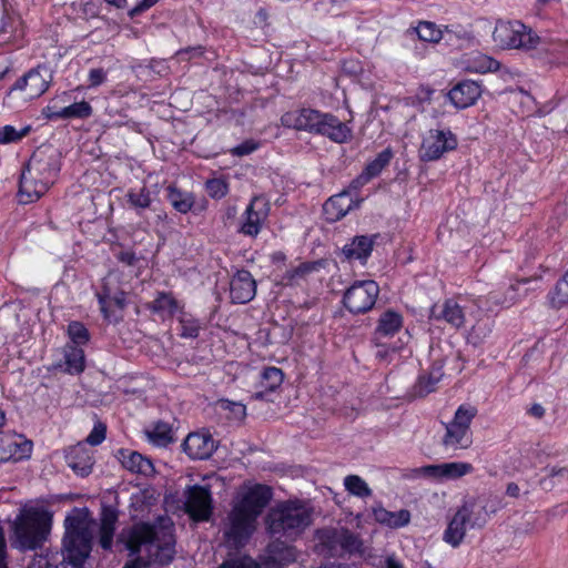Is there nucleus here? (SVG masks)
Masks as SVG:
<instances>
[{
  "label": "nucleus",
  "instance_id": "6e6552de",
  "mask_svg": "<svg viewBox=\"0 0 568 568\" xmlns=\"http://www.w3.org/2000/svg\"><path fill=\"white\" fill-rule=\"evenodd\" d=\"M456 146L457 138L450 130L430 129L423 136L419 159L424 162L436 161Z\"/></svg>",
  "mask_w": 568,
  "mask_h": 568
},
{
  "label": "nucleus",
  "instance_id": "052dcab7",
  "mask_svg": "<svg viewBox=\"0 0 568 568\" xmlns=\"http://www.w3.org/2000/svg\"><path fill=\"white\" fill-rule=\"evenodd\" d=\"M258 144L255 143L252 140L244 141L243 143L239 144L237 146L232 149V154L236 156H244L257 149Z\"/></svg>",
  "mask_w": 568,
  "mask_h": 568
},
{
  "label": "nucleus",
  "instance_id": "dca6fc26",
  "mask_svg": "<svg viewBox=\"0 0 568 568\" xmlns=\"http://www.w3.org/2000/svg\"><path fill=\"white\" fill-rule=\"evenodd\" d=\"M216 448L210 434L192 433L183 442L184 452L193 459H207Z\"/></svg>",
  "mask_w": 568,
  "mask_h": 568
},
{
  "label": "nucleus",
  "instance_id": "603ef678",
  "mask_svg": "<svg viewBox=\"0 0 568 568\" xmlns=\"http://www.w3.org/2000/svg\"><path fill=\"white\" fill-rule=\"evenodd\" d=\"M490 333V328L487 323L478 322L475 324L468 333V342L478 345L480 344Z\"/></svg>",
  "mask_w": 568,
  "mask_h": 568
},
{
  "label": "nucleus",
  "instance_id": "0e129e2a",
  "mask_svg": "<svg viewBox=\"0 0 568 568\" xmlns=\"http://www.w3.org/2000/svg\"><path fill=\"white\" fill-rule=\"evenodd\" d=\"M0 568H8L7 566V545L4 539L3 528L0 526Z\"/></svg>",
  "mask_w": 568,
  "mask_h": 568
},
{
  "label": "nucleus",
  "instance_id": "20e7f679",
  "mask_svg": "<svg viewBox=\"0 0 568 568\" xmlns=\"http://www.w3.org/2000/svg\"><path fill=\"white\" fill-rule=\"evenodd\" d=\"M312 523V509L303 501L287 500L273 506L266 517L267 532L276 539H294Z\"/></svg>",
  "mask_w": 568,
  "mask_h": 568
},
{
  "label": "nucleus",
  "instance_id": "2eb2a0df",
  "mask_svg": "<svg viewBox=\"0 0 568 568\" xmlns=\"http://www.w3.org/2000/svg\"><path fill=\"white\" fill-rule=\"evenodd\" d=\"M256 282L248 271L241 270L233 275L230 283V297L233 303L245 304L254 298Z\"/></svg>",
  "mask_w": 568,
  "mask_h": 568
},
{
  "label": "nucleus",
  "instance_id": "f8f14e48",
  "mask_svg": "<svg viewBox=\"0 0 568 568\" xmlns=\"http://www.w3.org/2000/svg\"><path fill=\"white\" fill-rule=\"evenodd\" d=\"M270 202L262 195H256L245 210V221L241 232L245 235L256 236L270 214Z\"/></svg>",
  "mask_w": 568,
  "mask_h": 568
},
{
  "label": "nucleus",
  "instance_id": "412c9836",
  "mask_svg": "<svg viewBox=\"0 0 568 568\" xmlns=\"http://www.w3.org/2000/svg\"><path fill=\"white\" fill-rule=\"evenodd\" d=\"M471 505L462 506L448 524L444 532V540L453 547H457L466 535L467 516L471 513Z\"/></svg>",
  "mask_w": 568,
  "mask_h": 568
},
{
  "label": "nucleus",
  "instance_id": "864d4df0",
  "mask_svg": "<svg viewBox=\"0 0 568 568\" xmlns=\"http://www.w3.org/2000/svg\"><path fill=\"white\" fill-rule=\"evenodd\" d=\"M106 427L102 423L97 424L89 436L87 437V443L92 446H97L101 444L105 439Z\"/></svg>",
  "mask_w": 568,
  "mask_h": 568
},
{
  "label": "nucleus",
  "instance_id": "72a5a7b5",
  "mask_svg": "<svg viewBox=\"0 0 568 568\" xmlns=\"http://www.w3.org/2000/svg\"><path fill=\"white\" fill-rule=\"evenodd\" d=\"M168 197L172 206L183 214L191 211L194 204L192 194L182 192L174 186L168 187Z\"/></svg>",
  "mask_w": 568,
  "mask_h": 568
},
{
  "label": "nucleus",
  "instance_id": "c756f323",
  "mask_svg": "<svg viewBox=\"0 0 568 568\" xmlns=\"http://www.w3.org/2000/svg\"><path fill=\"white\" fill-rule=\"evenodd\" d=\"M393 156V153L389 149H386L377 154V156L371 161L363 173L358 176L356 182L361 184L367 183L371 179L377 176L383 169L388 165Z\"/></svg>",
  "mask_w": 568,
  "mask_h": 568
},
{
  "label": "nucleus",
  "instance_id": "e433bc0d",
  "mask_svg": "<svg viewBox=\"0 0 568 568\" xmlns=\"http://www.w3.org/2000/svg\"><path fill=\"white\" fill-rule=\"evenodd\" d=\"M500 64L497 60L486 55V54H476L471 60H469V64L467 65V70L476 73H486L494 72L499 69Z\"/></svg>",
  "mask_w": 568,
  "mask_h": 568
},
{
  "label": "nucleus",
  "instance_id": "6e6d98bb",
  "mask_svg": "<svg viewBox=\"0 0 568 568\" xmlns=\"http://www.w3.org/2000/svg\"><path fill=\"white\" fill-rule=\"evenodd\" d=\"M209 193L214 197H222L227 192L226 184L221 180H211L206 183Z\"/></svg>",
  "mask_w": 568,
  "mask_h": 568
},
{
  "label": "nucleus",
  "instance_id": "4d7b16f0",
  "mask_svg": "<svg viewBox=\"0 0 568 568\" xmlns=\"http://www.w3.org/2000/svg\"><path fill=\"white\" fill-rule=\"evenodd\" d=\"M315 268H316V264L315 263H303V264L298 265L297 267H295L294 270L288 271L286 273V277L288 280H294L296 277H303L306 274H308L312 271H314Z\"/></svg>",
  "mask_w": 568,
  "mask_h": 568
},
{
  "label": "nucleus",
  "instance_id": "473e14b6",
  "mask_svg": "<svg viewBox=\"0 0 568 568\" xmlns=\"http://www.w3.org/2000/svg\"><path fill=\"white\" fill-rule=\"evenodd\" d=\"M92 114V106L87 101L75 102L64 106L57 113L48 114L49 120L54 119H87Z\"/></svg>",
  "mask_w": 568,
  "mask_h": 568
},
{
  "label": "nucleus",
  "instance_id": "bf43d9fd",
  "mask_svg": "<svg viewBox=\"0 0 568 568\" xmlns=\"http://www.w3.org/2000/svg\"><path fill=\"white\" fill-rule=\"evenodd\" d=\"M106 72L102 68L91 69L89 72V87L95 88L104 83Z\"/></svg>",
  "mask_w": 568,
  "mask_h": 568
},
{
  "label": "nucleus",
  "instance_id": "39448f33",
  "mask_svg": "<svg viewBox=\"0 0 568 568\" xmlns=\"http://www.w3.org/2000/svg\"><path fill=\"white\" fill-rule=\"evenodd\" d=\"M52 516L39 509H30L18 515L12 523V547L20 550L41 548L50 535Z\"/></svg>",
  "mask_w": 568,
  "mask_h": 568
},
{
  "label": "nucleus",
  "instance_id": "338daca9",
  "mask_svg": "<svg viewBox=\"0 0 568 568\" xmlns=\"http://www.w3.org/2000/svg\"><path fill=\"white\" fill-rule=\"evenodd\" d=\"M118 258H119L122 263H124V264H126V265H130V266H131V265H134V264H135V262L138 261V258H136L135 254H134L133 252H131V251L121 252V253L119 254Z\"/></svg>",
  "mask_w": 568,
  "mask_h": 568
},
{
  "label": "nucleus",
  "instance_id": "aec40b11",
  "mask_svg": "<svg viewBox=\"0 0 568 568\" xmlns=\"http://www.w3.org/2000/svg\"><path fill=\"white\" fill-rule=\"evenodd\" d=\"M481 95V88L477 82L463 81L456 84L449 92L448 98L457 109H466L476 103Z\"/></svg>",
  "mask_w": 568,
  "mask_h": 568
},
{
  "label": "nucleus",
  "instance_id": "9b49d317",
  "mask_svg": "<svg viewBox=\"0 0 568 568\" xmlns=\"http://www.w3.org/2000/svg\"><path fill=\"white\" fill-rule=\"evenodd\" d=\"M52 78V72L49 68L38 65L18 79L11 90L24 92L26 99H36L49 89Z\"/></svg>",
  "mask_w": 568,
  "mask_h": 568
},
{
  "label": "nucleus",
  "instance_id": "cd10ccee",
  "mask_svg": "<svg viewBox=\"0 0 568 568\" xmlns=\"http://www.w3.org/2000/svg\"><path fill=\"white\" fill-rule=\"evenodd\" d=\"M284 374L282 369L277 367H266L261 373L260 390L253 394V398L263 399L268 393L275 392L283 383Z\"/></svg>",
  "mask_w": 568,
  "mask_h": 568
},
{
  "label": "nucleus",
  "instance_id": "9d476101",
  "mask_svg": "<svg viewBox=\"0 0 568 568\" xmlns=\"http://www.w3.org/2000/svg\"><path fill=\"white\" fill-rule=\"evenodd\" d=\"M185 513L195 521L209 520L212 514V496L209 487L193 485L184 490Z\"/></svg>",
  "mask_w": 568,
  "mask_h": 568
},
{
  "label": "nucleus",
  "instance_id": "13d9d810",
  "mask_svg": "<svg viewBox=\"0 0 568 568\" xmlns=\"http://www.w3.org/2000/svg\"><path fill=\"white\" fill-rule=\"evenodd\" d=\"M479 503L487 518L490 515L496 514L501 508V500L498 499L497 497L487 498Z\"/></svg>",
  "mask_w": 568,
  "mask_h": 568
},
{
  "label": "nucleus",
  "instance_id": "5701e85b",
  "mask_svg": "<svg viewBox=\"0 0 568 568\" xmlns=\"http://www.w3.org/2000/svg\"><path fill=\"white\" fill-rule=\"evenodd\" d=\"M116 457L122 466L133 474L149 476L154 471L152 462L138 452L130 449H119Z\"/></svg>",
  "mask_w": 568,
  "mask_h": 568
},
{
  "label": "nucleus",
  "instance_id": "c85d7f7f",
  "mask_svg": "<svg viewBox=\"0 0 568 568\" xmlns=\"http://www.w3.org/2000/svg\"><path fill=\"white\" fill-rule=\"evenodd\" d=\"M374 518L377 523L389 528H400L409 524L410 513L407 509L398 511H389L383 507L373 510Z\"/></svg>",
  "mask_w": 568,
  "mask_h": 568
},
{
  "label": "nucleus",
  "instance_id": "f03ea898",
  "mask_svg": "<svg viewBox=\"0 0 568 568\" xmlns=\"http://www.w3.org/2000/svg\"><path fill=\"white\" fill-rule=\"evenodd\" d=\"M62 554L73 568H82L92 550L95 520L87 507H74L64 518Z\"/></svg>",
  "mask_w": 568,
  "mask_h": 568
},
{
  "label": "nucleus",
  "instance_id": "a19ab883",
  "mask_svg": "<svg viewBox=\"0 0 568 568\" xmlns=\"http://www.w3.org/2000/svg\"><path fill=\"white\" fill-rule=\"evenodd\" d=\"M216 407L227 413L226 417L233 420H242L245 417L246 408L245 405L239 402H231L229 399H220L216 403Z\"/></svg>",
  "mask_w": 568,
  "mask_h": 568
},
{
  "label": "nucleus",
  "instance_id": "f257e3e1",
  "mask_svg": "<svg viewBox=\"0 0 568 568\" xmlns=\"http://www.w3.org/2000/svg\"><path fill=\"white\" fill-rule=\"evenodd\" d=\"M271 498L272 490L265 485L243 487L233 501L224 527V537L231 546L240 548L248 541Z\"/></svg>",
  "mask_w": 568,
  "mask_h": 568
},
{
  "label": "nucleus",
  "instance_id": "bb28decb",
  "mask_svg": "<svg viewBox=\"0 0 568 568\" xmlns=\"http://www.w3.org/2000/svg\"><path fill=\"white\" fill-rule=\"evenodd\" d=\"M443 446L448 450L467 449L471 445L470 432L457 427L450 423L446 424V433L442 439Z\"/></svg>",
  "mask_w": 568,
  "mask_h": 568
},
{
  "label": "nucleus",
  "instance_id": "0eeeda50",
  "mask_svg": "<svg viewBox=\"0 0 568 568\" xmlns=\"http://www.w3.org/2000/svg\"><path fill=\"white\" fill-rule=\"evenodd\" d=\"M493 40L497 47L505 50L529 51L540 43L539 36L520 21H498Z\"/></svg>",
  "mask_w": 568,
  "mask_h": 568
},
{
  "label": "nucleus",
  "instance_id": "2f4dec72",
  "mask_svg": "<svg viewBox=\"0 0 568 568\" xmlns=\"http://www.w3.org/2000/svg\"><path fill=\"white\" fill-rule=\"evenodd\" d=\"M125 201L130 209L141 214L152 204L151 191L145 185L140 189H130L125 194Z\"/></svg>",
  "mask_w": 568,
  "mask_h": 568
},
{
  "label": "nucleus",
  "instance_id": "69168bd1",
  "mask_svg": "<svg viewBox=\"0 0 568 568\" xmlns=\"http://www.w3.org/2000/svg\"><path fill=\"white\" fill-rule=\"evenodd\" d=\"M429 374H432L433 383H439L444 376L443 364L434 363L429 371Z\"/></svg>",
  "mask_w": 568,
  "mask_h": 568
},
{
  "label": "nucleus",
  "instance_id": "4468645a",
  "mask_svg": "<svg viewBox=\"0 0 568 568\" xmlns=\"http://www.w3.org/2000/svg\"><path fill=\"white\" fill-rule=\"evenodd\" d=\"M32 444L18 434H0V462L20 460L31 453Z\"/></svg>",
  "mask_w": 568,
  "mask_h": 568
},
{
  "label": "nucleus",
  "instance_id": "3c124183",
  "mask_svg": "<svg viewBox=\"0 0 568 568\" xmlns=\"http://www.w3.org/2000/svg\"><path fill=\"white\" fill-rule=\"evenodd\" d=\"M68 334L73 343L78 345L85 344L89 341V332L80 322H72L68 326Z\"/></svg>",
  "mask_w": 568,
  "mask_h": 568
},
{
  "label": "nucleus",
  "instance_id": "c03bdc74",
  "mask_svg": "<svg viewBox=\"0 0 568 568\" xmlns=\"http://www.w3.org/2000/svg\"><path fill=\"white\" fill-rule=\"evenodd\" d=\"M28 568H68V561H59L55 555H36Z\"/></svg>",
  "mask_w": 568,
  "mask_h": 568
},
{
  "label": "nucleus",
  "instance_id": "1a4fd4ad",
  "mask_svg": "<svg viewBox=\"0 0 568 568\" xmlns=\"http://www.w3.org/2000/svg\"><path fill=\"white\" fill-rule=\"evenodd\" d=\"M378 293L379 286L375 281H359L345 292L343 303L351 313H366L376 303Z\"/></svg>",
  "mask_w": 568,
  "mask_h": 568
},
{
  "label": "nucleus",
  "instance_id": "a878e982",
  "mask_svg": "<svg viewBox=\"0 0 568 568\" xmlns=\"http://www.w3.org/2000/svg\"><path fill=\"white\" fill-rule=\"evenodd\" d=\"M118 521V511L112 506H103L100 517L99 544L103 549H110Z\"/></svg>",
  "mask_w": 568,
  "mask_h": 568
},
{
  "label": "nucleus",
  "instance_id": "f704fd0d",
  "mask_svg": "<svg viewBox=\"0 0 568 568\" xmlns=\"http://www.w3.org/2000/svg\"><path fill=\"white\" fill-rule=\"evenodd\" d=\"M341 529H323L318 531L320 545L327 550L331 556H341L342 547L339 546Z\"/></svg>",
  "mask_w": 568,
  "mask_h": 568
},
{
  "label": "nucleus",
  "instance_id": "423d86ee",
  "mask_svg": "<svg viewBox=\"0 0 568 568\" xmlns=\"http://www.w3.org/2000/svg\"><path fill=\"white\" fill-rule=\"evenodd\" d=\"M163 541H161L160 532L151 525H134L126 534L125 544L132 554L140 551L142 546H146L149 551L156 550V557L161 554L165 557V562L173 558V537L170 531H161ZM161 562H164L161 559Z\"/></svg>",
  "mask_w": 568,
  "mask_h": 568
},
{
  "label": "nucleus",
  "instance_id": "680f3d73",
  "mask_svg": "<svg viewBox=\"0 0 568 568\" xmlns=\"http://www.w3.org/2000/svg\"><path fill=\"white\" fill-rule=\"evenodd\" d=\"M69 466L79 475L81 476H87L91 473L92 470V463L90 460V458H87L84 462L82 463H75V462H72L70 460L69 463Z\"/></svg>",
  "mask_w": 568,
  "mask_h": 568
},
{
  "label": "nucleus",
  "instance_id": "c9c22d12",
  "mask_svg": "<svg viewBox=\"0 0 568 568\" xmlns=\"http://www.w3.org/2000/svg\"><path fill=\"white\" fill-rule=\"evenodd\" d=\"M150 308L154 313L166 315H174L179 310L178 301L170 293H160L158 297L151 303Z\"/></svg>",
  "mask_w": 568,
  "mask_h": 568
},
{
  "label": "nucleus",
  "instance_id": "774afa93",
  "mask_svg": "<svg viewBox=\"0 0 568 568\" xmlns=\"http://www.w3.org/2000/svg\"><path fill=\"white\" fill-rule=\"evenodd\" d=\"M385 568H404V566L393 556H389L385 560Z\"/></svg>",
  "mask_w": 568,
  "mask_h": 568
},
{
  "label": "nucleus",
  "instance_id": "79ce46f5",
  "mask_svg": "<svg viewBox=\"0 0 568 568\" xmlns=\"http://www.w3.org/2000/svg\"><path fill=\"white\" fill-rule=\"evenodd\" d=\"M476 414L477 409L473 406H459L450 424L470 432V424Z\"/></svg>",
  "mask_w": 568,
  "mask_h": 568
},
{
  "label": "nucleus",
  "instance_id": "5fc2aeb1",
  "mask_svg": "<svg viewBox=\"0 0 568 568\" xmlns=\"http://www.w3.org/2000/svg\"><path fill=\"white\" fill-rule=\"evenodd\" d=\"M219 568H260V566L251 558H240L227 560L223 562Z\"/></svg>",
  "mask_w": 568,
  "mask_h": 568
},
{
  "label": "nucleus",
  "instance_id": "de8ad7c7",
  "mask_svg": "<svg viewBox=\"0 0 568 568\" xmlns=\"http://www.w3.org/2000/svg\"><path fill=\"white\" fill-rule=\"evenodd\" d=\"M151 439L160 446H165L172 442V429L165 423H159L154 426L153 432L150 434Z\"/></svg>",
  "mask_w": 568,
  "mask_h": 568
},
{
  "label": "nucleus",
  "instance_id": "7c9ffc66",
  "mask_svg": "<svg viewBox=\"0 0 568 568\" xmlns=\"http://www.w3.org/2000/svg\"><path fill=\"white\" fill-rule=\"evenodd\" d=\"M403 325V317L399 313L394 311L384 312L376 327L377 336H393Z\"/></svg>",
  "mask_w": 568,
  "mask_h": 568
},
{
  "label": "nucleus",
  "instance_id": "e2e57ef3",
  "mask_svg": "<svg viewBox=\"0 0 568 568\" xmlns=\"http://www.w3.org/2000/svg\"><path fill=\"white\" fill-rule=\"evenodd\" d=\"M159 0H141L134 8H132L130 11H129V14L130 17H135L140 13H142L143 11L150 9L151 7H153L155 3H158Z\"/></svg>",
  "mask_w": 568,
  "mask_h": 568
},
{
  "label": "nucleus",
  "instance_id": "49530a36",
  "mask_svg": "<svg viewBox=\"0 0 568 568\" xmlns=\"http://www.w3.org/2000/svg\"><path fill=\"white\" fill-rule=\"evenodd\" d=\"M551 303L556 307L568 304V271L556 284L555 291L551 294Z\"/></svg>",
  "mask_w": 568,
  "mask_h": 568
},
{
  "label": "nucleus",
  "instance_id": "f3484780",
  "mask_svg": "<svg viewBox=\"0 0 568 568\" xmlns=\"http://www.w3.org/2000/svg\"><path fill=\"white\" fill-rule=\"evenodd\" d=\"M473 470V465L464 462L427 465L422 468L423 474L436 479H458L468 474H471Z\"/></svg>",
  "mask_w": 568,
  "mask_h": 568
},
{
  "label": "nucleus",
  "instance_id": "b1692460",
  "mask_svg": "<svg viewBox=\"0 0 568 568\" xmlns=\"http://www.w3.org/2000/svg\"><path fill=\"white\" fill-rule=\"evenodd\" d=\"M353 207V199L348 192H342L329 197L323 205V213L327 222L343 219Z\"/></svg>",
  "mask_w": 568,
  "mask_h": 568
},
{
  "label": "nucleus",
  "instance_id": "4be33fe9",
  "mask_svg": "<svg viewBox=\"0 0 568 568\" xmlns=\"http://www.w3.org/2000/svg\"><path fill=\"white\" fill-rule=\"evenodd\" d=\"M375 237H376V235H374V236L357 235L352 240L351 243L345 244L343 246L341 254L348 262L358 260V261L365 263L373 251Z\"/></svg>",
  "mask_w": 568,
  "mask_h": 568
},
{
  "label": "nucleus",
  "instance_id": "7ed1b4c3",
  "mask_svg": "<svg viewBox=\"0 0 568 568\" xmlns=\"http://www.w3.org/2000/svg\"><path fill=\"white\" fill-rule=\"evenodd\" d=\"M60 171V154L52 148H39L30 158L22 172L19 185L21 203L40 199L54 183Z\"/></svg>",
  "mask_w": 568,
  "mask_h": 568
},
{
  "label": "nucleus",
  "instance_id": "393cba45",
  "mask_svg": "<svg viewBox=\"0 0 568 568\" xmlns=\"http://www.w3.org/2000/svg\"><path fill=\"white\" fill-rule=\"evenodd\" d=\"M114 282V277L109 274L103 280V286L101 292L97 294L100 310L103 313L104 317L108 318L109 315V308L111 304L116 305L119 308H123L125 305V294L124 292H114L111 287V285Z\"/></svg>",
  "mask_w": 568,
  "mask_h": 568
},
{
  "label": "nucleus",
  "instance_id": "58836bf2",
  "mask_svg": "<svg viewBox=\"0 0 568 568\" xmlns=\"http://www.w3.org/2000/svg\"><path fill=\"white\" fill-rule=\"evenodd\" d=\"M344 486L346 490L361 498H366L372 495V489L368 487L366 481L357 475H348L344 479Z\"/></svg>",
  "mask_w": 568,
  "mask_h": 568
},
{
  "label": "nucleus",
  "instance_id": "09e8293b",
  "mask_svg": "<svg viewBox=\"0 0 568 568\" xmlns=\"http://www.w3.org/2000/svg\"><path fill=\"white\" fill-rule=\"evenodd\" d=\"M30 132V126H24L22 130L18 131L12 125H4L0 128V143H12L21 140Z\"/></svg>",
  "mask_w": 568,
  "mask_h": 568
},
{
  "label": "nucleus",
  "instance_id": "ddd939ff",
  "mask_svg": "<svg viewBox=\"0 0 568 568\" xmlns=\"http://www.w3.org/2000/svg\"><path fill=\"white\" fill-rule=\"evenodd\" d=\"M314 133L326 135L336 143H344L351 138L352 131L333 114L318 112Z\"/></svg>",
  "mask_w": 568,
  "mask_h": 568
},
{
  "label": "nucleus",
  "instance_id": "8fccbe9b",
  "mask_svg": "<svg viewBox=\"0 0 568 568\" xmlns=\"http://www.w3.org/2000/svg\"><path fill=\"white\" fill-rule=\"evenodd\" d=\"M438 383H433L432 374L420 376L413 387V395L415 397H425L434 392Z\"/></svg>",
  "mask_w": 568,
  "mask_h": 568
},
{
  "label": "nucleus",
  "instance_id": "a18cd8bd",
  "mask_svg": "<svg viewBox=\"0 0 568 568\" xmlns=\"http://www.w3.org/2000/svg\"><path fill=\"white\" fill-rule=\"evenodd\" d=\"M67 372L79 374L84 369V353L81 348H72L65 354Z\"/></svg>",
  "mask_w": 568,
  "mask_h": 568
},
{
  "label": "nucleus",
  "instance_id": "4c0bfd02",
  "mask_svg": "<svg viewBox=\"0 0 568 568\" xmlns=\"http://www.w3.org/2000/svg\"><path fill=\"white\" fill-rule=\"evenodd\" d=\"M339 538V546L342 547V554L348 552V554H363V541L361 538L355 535L354 532L342 528L341 535L337 537Z\"/></svg>",
  "mask_w": 568,
  "mask_h": 568
},
{
  "label": "nucleus",
  "instance_id": "37998d69",
  "mask_svg": "<svg viewBox=\"0 0 568 568\" xmlns=\"http://www.w3.org/2000/svg\"><path fill=\"white\" fill-rule=\"evenodd\" d=\"M471 505L473 511L468 514L467 521L471 528H483L487 523V517L481 509V505L476 499L466 500L463 506Z\"/></svg>",
  "mask_w": 568,
  "mask_h": 568
},
{
  "label": "nucleus",
  "instance_id": "ea45409f",
  "mask_svg": "<svg viewBox=\"0 0 568 568\" xmlns=\"http://www.w3.org/2000/svg\"><path fill=\"white\" fill-rule=\"evenodd\" d=\"M418 38L427 42H439L443 38V31L434 23L429 21H422L414 29Z\"/></svg>",
  "mask_w": 568,
  "mask_h": 568
},
{
  "label": "nucleus",
  "instance_id": "6ab92c4d",
  "mask_svg": "<svg viewBox=\"0 0 568 568\" xmlns=\"http://www.w3.org/2000/svg\"><path fill=\"white\" fill-rule=\"evenodd\" d=\"M318 112L314 109H300L285 112L281 118V123L285 128L298 131H308L314 133Z\"/></svg>",
  "mask_w": 568,
  "mask_h": 568
},
{
  "label": "nucleus",
  "instance_id": "a211bd4d",
  "mask_svg": "<svg viewBox=\"0 0 568 568\" xmlns=\"http://www.w3.org/2000/svg\"><path fill=\"white\" fill-rule=\"evenodd\" d=\"M430 318L436 321H445L454 328H460L465 324V307L457 301L449 298L446 300L440 306H433L430 311Z\"/></svg>",
  "mask_w": 568,
  "mask_h": 568
}]
</instances>
